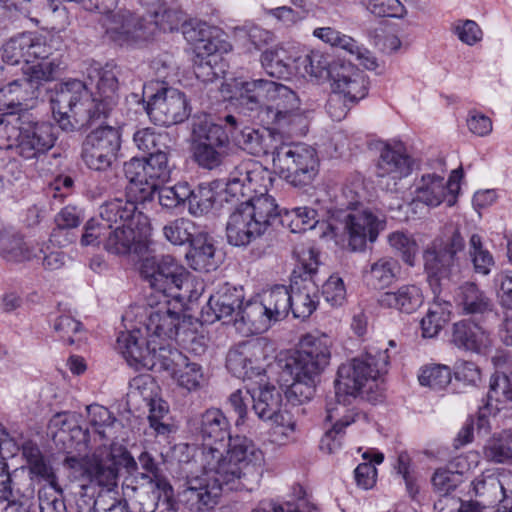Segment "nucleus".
<instances>
[{"mask_svg": "<svg viewBox=\"0 0 512 512\" xmlns=\"http://www.w3.org/2000/svg\"><path fill=\"white\" fill-rule=\"evenodd\" d=\"M202 446L194 455L201 474L187 481L181 501L191 511L213 509L225 487L253 490L263 476L264 452L246 436H231L230 424L220 409L211 408L191 422Z\"/></svg>", "mask_w": 512, "mask_h": 512, "instance_id": "nucleus-1", "label": "nucleus"}, {"mask_svg": "<svg viewBox=\"0 0 512 512\" xmlns=\"http://www.w3.org/2000/svg\"><path fill=\"white\" fill-rule=\"evenodd\" d=\"M332 346L333 341L326 334H307L294 352L280 356L271 364V345L265 339L256 338L232 347L226 366L236 377L250 382L265 377L268 369H280V380L285 383L291 380L287 399L302 404L314 396L320 375L330 364Z\"/></svg>", "mask_w": 512, "mask_h": 512, "instance_id": "nucleus-2", "label": "nucleus"}, {"mask_svg": "<svg viewBox=\"0 0 512 512\" xmlns=\"http://www.w3.org/2000/svg\"><path fill=\"white\" fill-rule=\"evenodd\" d=\"M272 183V173L251 159L242 161L230 172L224 189L225 200L247 198L228 218L226 237L231 245H248L278 219L279 207L268 194Z\"/></svg>", "mask_w": 512, "mask_h": 512, "instance_id": "nucleus-3", "label": "nucleus"}, {"mask_svg": "<svg viewBox=\"0 0 512 512\" xmlns=\"http://www.w3.org/2000/svg\"><path fill=\"white\" fill-rule=\"evenodd\" d=\"M118 72L113 63H94L87 68L89 80L96 84V91L91 94L80 80L61 84L51 98L53 116L59 126L70 131L106 117L118 102Z\"/></svg>", "mask_w": 512, "mask_h": 512, "instance_id": "nucleus-4", "label": "nucleus"}, {"mask_svg": "<svg viewBox=\"0 0 512 512\" xmlns=\"http://www.w3.org/2000/svg\"><path fill=\"white\" fill-rule=\"evenodd\" d=\"M234 98L283 134L302 136L308 131L310 113L301 109L299 97L286 85L266 79L236 81Z\"/></svg>", "mask_w": 512, "mask_h": 512, "instance_id": "nucleus-5", "label": "nucleus"}, {"mask_svg": "<svg viewBox=\"0 0 512 512\" xmlns=\"http://www.w3.org/2000/svg\"><path fill=\"white\" fill-rule=\"evenodd\" d=\"M463 249L464 239L455 230L447 239L436 238L424 251V268L435 295V302L421 321L422 335L426 338L436 336L450 319V304L440 303L439 295L459 278L461 265L457 254Z\"/></svg>", "mask_w": 512, "mask_h": 512, "instance_id": "nucleus-6", "label": "nucleus"}, {"mask_svg": "<svg viewBox=\"0 0 512 512\" xmlns=\"http://www.w3.org/2000/svg\"><path fill=\"white\" fill-rule=\"evenodd\" d=\"M117 348L131 367L136 370L168 371L176 383L188 391H195L207 382L202 366L197 362L190 361L178 350L168 346H159L158 355L155 354V349L144 350L139 345L138 331L124 333L117 338Z\"/></svg>", "mask_w": 512, "mask_h": 512, "instance_id": "nucleus-7", "label": "nucleus"}, {"mask_svg": "<svg viewBox=\"0 0 512 512\" xmlns=\"http://www.w3.org/2000/svg\"><path fill=\"white\" fill-rule=\"evenodd\" d=\"M198 298L197 292L190 291L188 295H173L158 297L150 294L147 298V308L144 310V327L147 337L144 338L139 328H133L125 333L139 332V345L144 349L154 350L159 354V346H169L166 341L173 340L178 334L181 323L185 319V300ZM124 334L121 332L118 338Z\"/></svg>", "mask_w": 512, "mask_h": 512, "instance_id": "nucleus-8", "label": "nucleus"}, {"mask_svg": "<svg viewBox=\"0 0 512 512\" xmlns=\"http://www.w3.org/2000/svg\"><path fill=\"white\" fill-rule=\"evenodd\" d=\"M389 363L387 350L368 352L341 364L335 379L338 398L373 400L371 393L378 388V378Z\"/></svg>", "mask_w": 512, "mask_h": 512, "instance_id": "nucleus-9", "label": "nucleus"}, {"mask_svg": "<svg viewBox=\"0 0 512 512\" xmlns=\"http://www.w3.org/2000/svg\"><path fill=\"white\" fill-rule=\"evenodd\" d=\"M252 409L259 419L270 424V441L285 445L294 440L296 420L283 408L281 392L271 383L267 376L251 382Z\"/></svg>", "mask_w": 512, "mask_h": 512, "instance_id": "nucleus-10", "label": "nucleus"}, {"mask_svg": "<svg viewBox=\"0 0 512 512\" xmlns=\"http://www.w3.org/2000/svg\"><path fill=\"white\" fill-rule=\"evenodd\" d=\"M385 220L369 208L345 211L341 219L328 224L329 234L335 243L352 252H362L367 243H374L385 229Z\"/></svg>", "mask_w": 512, "mask_h": 512, "instance_id": "nucleus-11", "label": "nucleus"}, {"mask_svg": "<svg viewBox=\"0 0 512 512\" xmlns=\"http://www.w3.org/2000/svg\"><path fill=\"white\" fill-rule=\"evenodd\" d=\"M272 164L275 173L296 187L311 183L319 171L316 150L303 143L275 146Z\"/></svg>", "mask_w": 512, "mask_h": 512, "instance_id": "nucleus-12", "label": "nucleus"}, {"mask_svg": "<svg viewBox=\"0 0 512 512\" xmlns=\"http://www.w3.org/2000/svg\"><path fill=\"white\" fill-rule=\"evenodd\" d=\"M139 272L153 290L151 294L158 297L183 295L181 291L188 288L191 280L190 272L171 255L142 259Z\"/></svg>", "mask_w": 512, "mask_h": 512, "instance_id": "nucleus-13", "label": "nucleus"}, {"mask_svg": "<svg viewBox=\"0 0 512 512\" xmlns=\"http://www.w3.org/2000/svg\"><path fill=\"white\" fill-rule=\"evenodd\" d=\"M120 467L131 474L137 470V462L123 446L112 443L109 450L95 454L83 465V475L91 484L105 487L106 492L111 493L117 484Z\"/></svg>", "mask_w": 512, "mask_h": 512, "instance_id": "nucleus-14", "label": "nucleus"}, {"mask_svg": "<svg viewBox=\"0 0 512 512\" xmlns=\"http://www.w3.org/2000/svg\"><path fill=\"white\" fill-rule=\"evenodd\" d=\"M48 434L59 449L67 454H77L65 459V465L72 469L81 466L80 457L93 448L89 430L77 425L74 416L65 412L50 419Z\"/></svg>", "mask_w": 512, "mask_h": 512, "instance_id": "nucleus-15", "label": "nucleus"}, {"mask_svg": "<svg viewBox=\"0 0 512 512\" xmlns=\"http://www.w3.org/2000/svg\"><path fill=\"white\" fill-rule=\"evenodd\" d=\"M462 177V168L454 169L447 183H445L442 176L436 173L423 174L414 182L413 190L411 191V205L423 204L429 208H435L446 202L448 206H453L460 191V180Z\"/></svg>", "mask_w": 512, "mask_h": 512, "instance_id": "nucleus-16", "label": "nucleus"}, {"mask_svg": "<svg viewBox=\"0 0 512 512\" xmlns=\"http://www.w3.org/2000/svg\"><path fill=\"white\" fill-rule=\"evenodd\" d=\"M120 147L119 129L102 126L87 135L82 146V159L88 168L105 171L115 161Z\"/></svg>", "mask_w": 512, "mask_h": 512, "instance_id": "nucleus-17", "label": "nucleus"}, {"mask_svg": "<svg viewBox=\"0 0 512 512\" xmlns=\"http://www.w3.org/2000/svg\"><path fill=\"white\" fill-rule=\"evenodd\" d=\"M151 236L148 218L138 212V219L131 224H122L109 230L105 249L114 254H141L147 250Z\"/></svg>", "mask_w": 512, "mask_h": 512, "instance_id": "nucleus-18", "label": "nucleus"}, {"mask_svg": "<svg viewBox=\"0 0 512 512\" xmlns=\"http://www.w3.org/2000/svg\"><path fill=\"white\" fill-rule=\"evenodd\" d=\"M145 110L151 121L163 126L181 123L190 114L186 95L175 88H163L150 96Z\"/></svg>", "mask_w": 512, "mask_h": 512, "instance_id": "nucleus-19", "label": "nucleus"}, {"mask_svg": "<svg viewBox=\"0 0 512 512\" xmlns=\"http://www.w3.org/2000/svg\"><path fill=\"white\" fill-rule=\"evenodd\" d=\"M100 22L106 36L119 45H132L151 35L150 27L128 10L113 11L102 16Z\"/></svg>", "mask_w": 512, "mask_h": 512, "instance_id": "nucleus-20", "label": "nucleus"}, {"mask_svg": "<svg viewBox=\"0 0 512 512\" xmlns=\"http://www.w3.org/2000/svg\"><path fill=\"white\" fill-rule=\"evenodd\" d=\"M512 402V372L510 374L495 373L490 379V388L486 402L479 408L477 427L479 433L489 434L491 417H495L505 405Z\"/></svg>", "mask_w": 512, "mask_h": 512, "instance_id": "nucleus-21", "label": "nucleus"}, {"mask_svg": "<svg viewBox=\"0 0 512 512\" xmlns=\"http://www.w3.org/2000/svg\"><path fill=\"white\" fill-rule=\"evenodd\" d=\"M184 38L193 46L196 57L226 53L231 49L221 29L202 21H190L183 25Z\"/></svg>", "mask_w": 512, "mask_h": 512, "instance_id": "nucleus-22", "label": "nucleus"}, {"mask_svg": "<svg viewBox=\"0 0 512 512\" xmlns=\"http://www.w3.org/2000/svg\"><path fill=\"white\" fill-rule=\"evenodd\" d=\"M512 489V472L487 470L471 482V490L480 499L483 507L500 504L503 510L504 498Z\"/></svg>", "mask_w": 512, "mask_h": 512, "instance_id": "nucleus-23", "label": "nucleus"}, {"mask_svg": "<svg viewBox=\"0 0 512 512\" xmlns=\"http://www.w3.org/2000/svg\"><path fill=\"white\" fill-rule=\"evenodd\" d=\"M54 127L47 122L28 123L22 127L15 153L24 160L39 159L55 144Z\"/></svg>", "mask_w": 512, "mask_h": 512, "instance_id": "nucleus-24", "label": "nucleus"}, {"mask_svg": "<svg viewBox=\"0 0 512 512\" xmlns=\"http://www.w3.org/2000/svg\"><path fill=\"white\" fill-rule=\"evenodd\" d=\"M331 80L332 91L343 95L350 103H357L368 93L367 76L351 63L334 64Z\"/></svg>", "mask_w": 512, "mask_h": 512, "instance_id": "nucleus-25", "label": "nucleus"}, {"mask_svg": "<svg viewBox=\"0 0 512 512\" xmlns=\"http://www.w3.org/2000/svg\"><path fill=\"white\" fill-rule=\"evenodd\" d=\"M413 164L402 143H387L381 149L376 173L378 177L391 179L395 186L397 181L412 173Z\"/></svg>", "mask_w": 512, "mask_h": 512, "instance_id": "nucleus-26", "label": "nucleus"}, {"mask_svg": "<svg viewBox=\"0 0 512 512\" xmlns=\"http://www.w3.org/2000/svg\"><path fill=\"white\" fill-rule=\"evenodd\" d=\"M46 38L31 32L21 33L10 38L2 47V60L9 65H24L33 60V56L46 55Z\"/></svg>", "mask_w": 512, "mask_h": 512, "instance_id": "nucleus-27", "label": "nucleus"}, {"mask_svg": "<svg viewBox=\"0 0 512 512\" xmlns=\"http://www.w3.org/2000/svg\"><path fill=\"white\" fill-rule=\"evenodd\" d=\"M244 298L242 288L228 284L219 288L209 297L207 304L201 310V321L214 323L217 320L231 317L236 310L241 309Z\"/></svg>", "mask_w": 512, "mask_h": 512, "instance_id": "nucleus-28", "label": "nucleus"}, {"mask_svg": "<svg viewBox=\"0 0 512 512\" xmlns=\"http://www.w3.org/2000/svg\"><path fill=\"white\" fill-rule=\"evenodd\" d=\"M452 343L464 351L486 354L491 349L493 340L488 329L467 319L453 325Z\"/></svg>", "mask_w": 512, "mask_h": 512, "instance_id": "nucleus-29", "label": "nucleus"}, {"mask_svg": "<svg viewBox=\"0 0 512 512\" xmlns=\"http://www.w3.org/2000/svg\"><path fill=\"white\" fill-rule=\"evenodd\" d=\"M313 36L333 47L348 52L360 65L368 70H375L378 66L374 55L352 37L341 33L332 27H319L314 29Z\"/></svg>", "mask_w": 512, "mask_h": 512, "instance_id": "nucleus-30", "label": "nucleus"}, {"mask_svg": "<svg viewBox=\"0 0 512 512\" xmlns=\"http://www.w3.org/2000/svg\"><path fill=\"white\" fill-rule=\"evenodd\" d=\"M225 121L231 126L229 133L232 140L242 150L252 155L260 156L267 154L270 149L274 148L272 145L273 132L271 130L244 127L237 131V120L234 116L227 115Z\"/></svg>", "mask_w": 512, "mask_h": 512, "instance_id": "nucleus-31", "label": "nucleus"}, {"mask_svg": "<svg viewBox=\"0 0 512 512\" xmlns=\"http://www.w3.org/2000/svg\"><path fill=\"white\" fill-rule=\"evenodd\" d=\"M378 304L385 309H394L401 313L411 314L424 303L422 289L415 284H404L394 291H386L379 295Z\"/></svg>", "mask_w": 512, "mask_h": 512, "instance_id": "nucleus-32", "label": "nucleus"}, {"mask_svg": "<svg viewBox=\"0 0 512 512\" xmlns=\"http://www.w3.org/2000/svg\"><path fill=\"white\" fill-rule=\"evenodd\" d=\"M11 6L35 22H39L38 17L50 19L59 29L64 28L69 22L66 8L54 4L53 1L11 0Z\"/></svg>", "mask_w": 512, "mask_h": 512, "instance_id": "nucleus-33", "label": "nucleus"}, {"mask_svg": "<svg viewBox=\"0 0 512 512\" xmlns=\"http://www.w3.org/2000/svg\"><path fill=\"white\" fill-rule=\"evenodd\" d=\"M236 315L235 323L238 329L247 335L263 333L273 323L258 296L241 306Z\"/></svg>", "mask_w": 512, "mask_h": 512, "instance_id": "nucleus-34", "label": "nucleus"}, {"mask_svg": "<svg viewBox=\"0 0 512 512\" xmlns=\"http://www.w3.org/2000/svg\"><path fill=\"white\" fill-rule=\"evenodd\" d=\"M46 49V55L33 56V60L22 67L25 84L40 85L56 78L62 63L59 58L51 57L53 49L47 40Z\"/></svg>", "mask_w": 512, "mask_h": 512, "instance_id": "nucleus-35", "label": "nucleus"}, {"mask_svg": "<svg viewBox=\"0 0 512 512\" xmlns=\"http://www.w3.org/2000/svg\"><path fill=\"white\" fill-rule=\"evenodd\" d=\"M400 271L399 263L390 256L379 257L368 263L362 270L365 284L373 289H384L390 286Z\"/></svg>", "mask_w": 512, "mask_h": 512, "instance_id": "nucleus-36", "label": "nucleus"}, {"mask_svg": "<svg viewBox=\"0 0 512 512\" xmlns=\"http://www.w3.org/2000/svg\"><path fill=\"white\" fill-rule=\"evenodd\" d=\"M213 240L205 233H199L191 242L186 253L189 266L200 272H210L218 267Z\"/></svg>", "mask_w": 512, "mask_h": 512, "instance_id": "nucleus-37", "label": "nucleus"}, {"mask_svg": "<svg viewBox=\"0 0 512 512\" xmlns=\"http://www.w3.org/2000/svg\"><path fill=\"white\" fill-rule=\"evenodd\" d=\"M88 420L96 436L100 441H114L118 439L119 432L123 426L120 421L112 416L111 412L101 405H90L87 407Z\"/></svg>", "mask_w": 512, "mask_h": 512, "instance_id": "nucleus-38", "label": "nucleus"}, {"mask_svg": "<svg viewBox=\"0 0 512 512\" xmlns=\"http://www.w3.org/2000/svg\"><path fill=\"white\" fill-rule=\"evenodd\" d=\"M455 302L464 314L483 315L493 310L491 298L473 282L458 287Z\"/></svg>", "mask_w": 512, "mask_h": 512, "instance_id": "nucleus-39", "label": "nucleus"}, {"mask_svg": "<svg viewBox=\"0 0 512 512\" xmlns=\"http://www.w3.org/2000/svg\"><path fill=\"white\" fill-rule=\"evenodd\" d=\"M125 177L130 183L132 192H139L140 199L145 201L155 198L158 184L149 177L147 164L144 159L132 158L124 165Z\"/></svg>", "mask_w": 512, "mask_h": 512, "instance_id": "nucleus-40", "label": "nucleus"}, {"mask_svg": "<svg viewBox=\"0 0 512 512\" xmlns=\"http://www.w3.org/2000/svg\"><path fill=\"white\" fill-rule=\"evenodd\" d=\"M0 256L11 262L31 261L38 257L36 244L25 242L22 236L12 230L0 233Z\"/></svg>", "mask_w": 512, "mask_h": 512, "instance_id": "nucleus-41", "label": "nucleus"}, {"mask_svg": "<svg viewBox=\"0 0 512 512\" xmlns=\"http://www.w3.org/2000/svg\"><path fill=\"white\" fill-rule=\"evenodd\" d=\"M317 286L310 280L301 284L295 282L289 291L291 308L295 318H308L318 305Z\"/></svg>", "mask_w": 512, "mask_h": 512, "instance_id": "nucleus-42", "label": "nucleus"}, {"mask_svg": "<svg viewBox=\"0 0 512 512\" xmlns=\"http://www.w3.org/2000/svg\"><path fill=\"white\" fill-rule=\"evenodd\" d=\"M100 219L111 229L122 224H131L138 219L137 205L126 198H115L100 207Z\"/></svg>", "mask_w": 512, "mask_h": 512, "instance_id": "nucleus-43", "label": "nucleus"}, {"mask_svg": "<svg viewBox=\"0 0 512 512\" xmlns=\"http://www.w3.org/2000/svg\"><path fill=\"white\" fill-rule=\"evenodd\" d=\"M22 453L27 461L32 479L36 478L47 482L50 487H57L58 482L54 469L36 444L26 442L22 447Z\"/></svg>", "mask_w": 512, "mask_h": 512, "instance_id": "nucleus-44", "label": "nucleus"}, {"mask_svg": "<svg viewBox=\"0 0 512 512\" xmlns=\"http://www.w3.org/2000/svg\"><path fill=\"white\" fill-rule=\"evenodd\" d=\"M298 73L316 80L331 79L333 66L330 58L319 50H312L304 57L294 59Z\"/></svg>", "mask_w": 512, "mask_h": 512, "instance_id": "nucleus-45", "label": "nucleus"}, {"mask_svg": "<svg viewBox=\"0 0 512 512\" xmlns=\"http://www.w3.org/2000/svg\"><path fill=\"white\" fill-rule=\"evenodd\" d=\"M193 134L196 143L214 145L228 148L229 137L220 124L213 121L210 116L203 115L196 118L193 124Z\"/></svg>", "mask_w": 512, "mask_h": 512, "instance_id": "nucleus-46", "label": "nucleus"}, {"mask_svg": "<svg viewBox=\"0 0 512 512\" xmlns=\"http://www.w3.org/2000/svg\"><path fill=\"white\" fill-rule=\"evenodd\" d=\"M139 463L145 471L140 474L143 481L149 484L152 493L157 499H169L172 496V487L162 475L154 459L146 452L139 456Z\"/></svg>", "mask_w": 512, "mask_h": 512, "instance_id": "nucleus-47", "label": "nucleus"}, {"mask_svg": "<svg viewBox=\"0 0 512 512\" xmlns=\"http://www.w3.org/2000/svg\"><path fill=\"white\" fill-rule=\"evenodd\" d=\"M271 320L274 322L285 318L291 308L289 290L284 285H276L258 295Z\"/></svg>", "mask_w": 512, "mask_h": 512, "instance_id": "nucleus-48", "label": "nucleus"}, {"mask_svg": "<svg viewBox=\"0 0 512 512\" xmlns=\"http://www.w3.org/2000/svg\"><path fill=\"white\" fill-rule=\"evenodd\" d=\"M294 60L288 55L283 45H275L261 54V64L267 74L273 77H286L291 74Z\"/></svg>", "mask_w": 512, "mask_h": 512, "instance_id": "nucleus-49", "label": "nucleus"}, {"mask_svg": "<svg viewBox=\"0 0 512 512\" xmlns=\"http://www.w3.org/2000/svg\"><path fill=\"white\" fill-rule=\"evenodd\" d=\"M353 399L338 398L335 392L334 400H330L326 406V420L332 423V426L344 428L356 421V418L366 419V415L359 414L354 409L349 408Z\"/></svg>", "mask_w": 512, "mask_h": 512, "instance_id": "nucleus-50", "label": "nucleus"}, {"mask_svg": "<svg viewBox=\"0 0 512 512\" xmlns=\"http://www.w3.org/2000/svg\"><path fill=\"white\" fill-rule=\"evenodd\" d=\"M467 254L477 274L488 275L491 272L495 261L493 255L485 246L482 236L477 233L470 236Z\"/></svg>", "mask_w": 512, "mask_h": 512, "instance_id": "nucleus-51", "label": "nucleus"}, {"mask_svg": "<svg viewBox=\"0 0 512 512\" xmlns=\"http://www.w3.org/2000/svg\"><path fill=\"white\" fill-rule=\"evenodd\" d=\"M484 456L494 463L512 464V432H503L490 439L484 447Z\"/></svg>", "mask_w": 512, "mask_h": 512, "instance_id": "nucleus-52", "label": "nucleus"}, {"mask_svg": "<svg viewBox=\"0 0 512 512\" xmlns=\"http://www.w3.org/2000/svg\"><path fill=\"white\" fill-rule=\"evenodd\" d=\"M163 234L173 245H184L191 242L199 234L195 223L187 218H179L163 227Z\"/></svg>", "mask_w": 512, "mask_h": 512, "instance_id": "nucleus-53", "label": "nucleus"}, {"mask_svg": "<svg viewBox=\"0 0 512 512\" xmlns=\"http://www.w3.org/2000/svg\"><path fill=\"white\" fill-rule=\"evenodd\" d=\"M452 379L451 369L446 365L432 364L422 367L418 374L419 383L434 390L446 388Z\"/></svg>", "mask_w": 512, "mask_h": 512, "instance_id": "nucleus-54", "label": "nucleus"}, {"mask_svg": "<svg viewBox=\"0 0 512 512\" xmlns=\"http://www.w3.org/2000/svg\"><path fill=\"white\" fill-rule=\"evenodd\" d=\"M286 220L293 233L313 229L319 223L316 210L310 207H296L287 211Z\"/></svg>", "mask_w": 512, "mask_h": 512, "instance_id": "nucleus-55", "label": "nucleus"}, {"mask_svg": "<svg viewBox=\"0 0 512 512\" xmlns=\"http://www.w3.org/2000/svg\"><path fill=\"white\" fill-rule=\"evenodd\" d=\"M24 80H13L6 86L0 85V111L14 112V109L21 106L27 99L26 91L23 89Z\"/></svg>", "mask_w": 512, "mask_h": 512, "instance_id": "nucleus-56", "label": "nucleus"}, {"mask_svg": "<svg viewBox=\"0 0 512 512\" xmlns=\"http://www.w3.org/2000/svg\"><path fill=\"white\" fill-rule=\"evenodd\" d=\"M188 211L194 216H201L207 213L215 201V192L210 186L199 185L196 189H190L187 197Z\"/></svg>", "mask_w": 512, "mask_h": 512, "instance_id": "nucleus-57", "label": "nucleus"}, {"mask_svg": "<svg viewBox=\"0 0 512 512\" xmlns=\"http://www.w3.org/2000/svg\"><path fill=\"white\" fill-rule=\"evenodd\" d=\"M461 482L460 474L454 472L451 468H438L431 477L433 491L440 497L450 495Z\"/></svg>", "mask_w": 512, "mask_h": 512, "instance_id": "nucleus-58", "label": "nucleus"}, {"mask_svg": "<svg viewBox=\"0 0 512 512\" xmlns=\"http://www.w3.org/2000/svg\"><path fill=\"white\" fill-rule=\"evenodd\" d=\"M227 150L228 148L195 142L194 159L201 167L213 169L222 163Z\"/></svg>", "mask_w": 512, "mask_h": 512, "instance_id": "nucleus-59", "label": "nucleus"}, {"mask_svg": "<svg viewBox=\"0 0 512 512\" xmlns=\"http://www.w3.org/2000/svg\"><path fill=\"white\" fill-rule=\"evenodd\" d=\"M390 246L396 250L403 260L409 266H414L418 252L417 243L409 235L396 231L388 236Z\"/></svg>", "mask_w": 512, "mask_h": 512, "instance_id": "nucleus-60", "label": "nucleus"}, {"mask_svg": "<svg viewBox=\"0 0 512 512\" xmlns=\"http://www.w3.org/2000/svg\"><path fill=\"white\" fill-rule=\"evenodd\" d=\"M190 195V187L187 183H178L171 187H160L155 192L160 205L167 209L176 208L180 204L186 202Z\"/></svg>", "mask_w": 512, "mask_h": 512, "instance_id": "nucleus-61", "label": "nucleus"}, {"mask_svg": "<svg viewBox=\"0 0 512 512\" xmlns=\"http://www.w3.org/2000/svg\"><path fill=\"white\" fill-rule=\"evenodd\" d=\"M149 177L155 184H160L170 178V167L168 165V157L166 149L157 148L156 152L151 153L147 159Z\"/></svg>", "mask_w": 512, "mask_h": 512, "instance_id": "nucleus-62", "label": "nucleus"}, {"mask_svg": "<svg viewBox=\"0 0 512 512\" xmlns=\"http://www.w3.org/2000/svg\"><path fill=\"white\" fill-rule=\"evenodd\" d=\"M218 54L196 57L194 73L198 79L203 82H213L221 77L224 73V66L217 63L218 59H220Z\"/></svg>", "mask_w": 512, "mask_h": 512, "instance_id": "nucleus-63", "label": "nucleus"}, {"mask_svg": "<svg viewBox=\"0 0 512 512\" xmlns=\"http://www.w3.org/2000/svg\"><path fill=\"white\" fill-rule=\"evenodd\" d=\"M252 512H317V507L303 497L295 503L287 502L285 505H277L272 501H262Z\"/></svg>", "mask_w": 512, "mask_h": 512, "instance_id": "nucleus-64", "label": "nucleus"}]
</instances>
